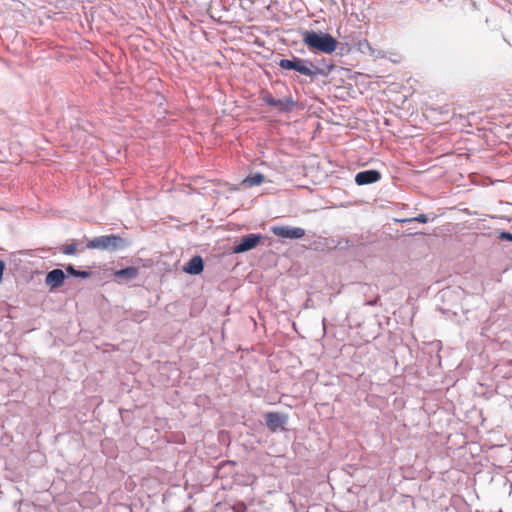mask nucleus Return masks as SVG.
Masks as SVG:
<instances>
[{"instance_id":"nucleus-5","label":"nucleus","mask_w":512,"mask_h":512,"mask_svg":"<svg viewBox=\"0 0 512 512\" xmlns=\"http://www.w3.org/2000/svg\"><path fill=\"white\" fill-rule=\"evenodd\" d=\"M263 236L260 233H251L243 236L232 248L235 254L244 253L254 249L262 240Z\"/></svg>"},{"instance_id":"nucleus-9","label":"nucleus","mask_w":512,"mask_h":512,"mask_svg":"<svg viewBox=\"0 0 512 512\" xmlns=\"http://www.w3.org/2000/svg\"><path fill=\"white\" fill-rule=\"evenodd\" d=\"M204 269V261L201 256H193L184 266L183 271L190 275H198Z\"/></svg>"},{"instance_id":"nucleus-25","label":"nucleus","mask_w":512,"mask_h":512,"mask_svg":"<svg viewBox=\"0 0 512 512\" xmlns=\"http://www.w3.org/2000/svg\"><path fill=\"white\" fill-rule=\"evenodd\" d=\"M344 242H345V247H346V246H348V244H349V240H348V239H345V240H344Z\"/></svg>"},{"instance_id":"nucleus-8","label":"nucleus","mask_w":512,"mask_h":512,"mask_svg":"<svg viewBox=\"0 0 512 512\" xmlns=\"http://www.w3.org/2000/svg\"><path fill=\"white\" fill-rule=\"evenodd\" d=\"M381 173L376 169L360 171L355 175V183L359 186L369 185L378 182Z\"/></svg>"},{"instance_id":"nucleus-26","label":"nucleus","mask_w":512,"mask_h":512,"mask_svg":"<svg viewBox=\"0 0 512 512\" xmlns=\"http://www.w3.org/2000/svg\"><path fill=\"white\" fill-rule=\"evenodd\" d=\"M343 51H344V48H343V47H341V48H340V54H343Z\"/></svg>"},{"instance_id":"nucleus-6","label":"nucleus","mask_w":512,"mask_h":512,"mask_svg":"<svg viewBox=\"0 0 512 512\" xmlns=\"http://www.w3.org/2000/svg\"><path fill=\"white\" fill-rule=\"evenodd\" d=\"M271 232L282 239L296 240L305 236V230L301 227L275 225L271 227Z\"/></svg>"},{"instance_id":"nucleus-18","label":"nucleus","mask_w":512,"mask_h":512,"mask_svg":"<svg viewBox=\"0 0 512 512\" xmlns=\"http://www.w3.org/2000/svg\"><path fill=\"white\" fill-rule=\"evenodd\" d=\"M274 108H276L280 113H288L289 112V108L284 106L283 99H276Z\"/></svg>"},{"instance_id":"nucleus-1","label":"nucleus","mask_w":512,"mask_h":512,"mask_svg":"<svg viewBox=\"0 0 512 512\" xmlns=\"http://www.w3.org/2000/svg\"><path fill=\"white\" fill-rule=\"evenodd\" d=\"M279 67L283 71H295L299 75L306 76L313 82L318 76L327 77L329 67L321 68L311 60L292 55L290 58L280 59Z\"/></svg>"},{"instance_id":"nucleus-17","label":"nucleus","mask_w":512,"mask_h":512,"mask_svg":"<svg viewBox=\"0 0 512 512\" xmlns=\"http://www.w3.org/2000/svg\"><path fill=\"white\" fill-rule=\"evenodd\" d=\"M283 101L284 106L289 108V112L297 106V102L291 96L284 98Z\"/></svg>"},{"instance_id":"nucleus-16","label":"nucleus","mask_w":512,"mask_h":512,"mask_svg":"<svg viewBox=\"0 0 512 512\" xmlns=\"http://www.w3.org/2000/svg\"><path fill=\"white\" fill-rule=\"evenodd\" d=\"M76 250H77L76 243L66 244L61 247V251L65 255H74Z\"/></svg>"},{"instance_id":"nucleus-15","label":"nucleus","mask_w":512,"mask_h":512,"mask_svg":"<svg viewBox=\"0 0 512 512\" xmlns=\"http://www.w3.org/2000/svg\"><path fill=\"white\" fill-rule=\"evenodd\" d=\"M323 245L327 247L328 249H338L343 248L344 246H341V241H336L333 238H324Z\"/></svg>"},{"instance_id":"nucleus-10","label":"nucleus","mask_w":512,"mask_h":512,"mask_svg":"<svg viewBox=\"0 0 512 512\" xmlns=\"http://www.w3.org/2000/svg\"><path fill=\"white\" fill-rule=\"evenodd\" d=\"M139 274V269L133 266L125 267L114 272L117 278H124L128 281L135 279Z\"/></svg>"},{"instance_id":"nucleus-13","label":"nucleus","mask_w":512,"mask_h":512,"mask_svg":"<svg viewBox=\"0 0 512 512\" xmlns=\"http://www.w3.org/2000/svg\"><path fill=\"white\" fill-rule=\"evenodd\" d=\"M357 49L362 54H372L373 53V49H372L370 43L368 42V40H366V39H362V40L358 41Z\"/></svg>"},{"instance_id":"nucleus-21","label":"nucleus","mask_w":512,"mask_h":512,"mask_svg":"<svg viewBox=\"0 0 512 512\" xmlns=\"http://www.w3.org/2000/svg\"><path fill=\"white\" fill-rule=\"evenodd\" d=\"M316 66H320L321 68H325V67H329V74L331 73V71L335 68L334 64H332L331 62H327L326 60H322L319 64H317Z\"/></svg>"},{"instance_id":"nucleus-14","label":"nucleus","mask_w":512,"mask_h":512,"mask_svg":"<svg viewBox=\"0 0 512 512\" xmlns=\"http://www.w3.org/2000/svg\"><path fill=\"white\" fill-rule=\"evenodd\" d=\"M413 221H417L419 223L425 224V223H427L429 221V218L425 214H419L416 217H411V218H405V219L398 220V222H400V223H410V222H413Z\"/></svg>"},{"instance_id":"nucleus-11","label":"nucleus","mask_w":512,"mask_h":512,"mask_svg":"<svg viewBox=\"0 0 512 512\" xmlns=\"http://www.w3.org/2000/svg\"><path fill=\"white\" fill-rule=\"evenodd\" d=\"M264 181V175L260 172H256L254 174L248 175L245 179H243L242 184L247 187H253L262 184Z\"/></svg>"},{"instance_id":"nucleus-12","label":"nucleus","mask_w":512,"mask_h":512,"mask_svg":"<svg viewBox=\"0 0 512 512\" xmlns=\"http://www.w3.org/2000/svg\"><path fill=\"white\" fill-rule=\"evenodd\" d=\"M65 271L67 276L77 277L82 279H87L91 276V272L87 270H78L72 264H67L65 266Z\"/></svg>"},{"instance_id":"nucleus-22","label":"nucleus","mask_w":512,"mask_h":512,"mask_svg":"<svg viewBox=\"0 0 512 512\" xmlns=\"http://www.w3.org/2000/svg\"><path fill=\"white\" fill-rule=\"evenodd\" d=\"M377 301H378V297H375L373 299H370V300H366L364 302V305L365 306H375L377 304Z\"/></svg>"},{"instance_id":"nucleus-20","label":"nucleus","mask_w":512,"mask_h":512,"mask_svg":"<svg viewBox=\"0 0 512 512\" xmlns=\"http://www.w3.org/2000/svg\"><path fill=\"white\" fill-rule=\"evenodd\" d=\"M499 238L501 240L512 242V233L508 231H503L499 234Z\"/></svg>"},{"instance_id":"nucleus-19","label":"nucleus","mask_w":512,"mask_h":512,"mask_svg":"<svg viewBox=\"0 0 512 512\" xmlns=\"http://www.w3.org/2000/svg\"><path fill=\"white\" fill-rule=\"evenodd\" d=\"M262 99L268 106H275L276 98H274L271 94H265Z\"/></svg>"},{"instance_id":"nucleus-3","label":"nucleus","mask_w":512,"mask_h":512,"mask_svg":"<svg viewBox=\"0 0 512 512\" xmlns=\"http://www.w3.org/2000/svg\"><path fill=\"white\" fill-rule=\"evenodd\" d=\"M130 245L131 242L127 238L115 234H109L101 235L89 240L86 244V248L117 252L127 249Z\"/></svg>"},{"instance_id":"nucleus-2","label":"nucleus","mask_w":512,"mask_h":512,"mask_svg":"<svg viewBox=\"0 0 512 512\" xmlns=\"http://www.w3.org/2000/svg\"><path fill=\"white\" fill-rule=\"evenodd\" d=\"M302 41L312 52H321L331 54L338 47V41L329 33L315 30H305L302 32Z\"/></svg>"},{"instance_id":"nucleus-23","label":"nucleus","mask_w":512,"mask_h":512,"mask_svg":"<svg viewBox=\"0 0 512 512\" xmlns=\"http://www.w3.org/2000/svg\"><path fill=\"white\" fill-rule=\"evenodd\" d=\"M4 270H5V262L3 260H0V281L3 278Z\"/></svg>"},{"instance_id":"nucleus-4","label":"nucleus","mask_w":512,"mask_h":512,"mask_svg":"<svg viewBox=\"0 0 512 512\" xmlns=\"http://www.w3.org/2000/svg\"><path fill=\"white\" fill-rule=\"evenodd\" d=\"M288 420L289 417L285 413L267 412L265 414L266 426L272 433L284 431Z\"/></svg>"},{"instance_id":"nucleus-24","label":"nucleus","mask_w":512,"mask_h":512,"mask_svg":"<svg viewBox=\"0 0 512 512\" xmlns=\"http://www.w3.org/2000/svg\"><path fill=\"white\" fill-rule=\"evenodd\" d=\"M231 191H236L238 190V188L236 186H233L232 188H230Z\"/></svg>"},{"instance_id":"nucleus-7","label":"nucleus","mask_w":512,"mask_h":512,"mask_svg":"<svg viewBox=\"0 0 512 512\" xmlns=\"http://www.w3.org/2000/svg\"><path fill=\"white\" fill-rule=\"evenodd\" d=\"M66 277V271L55 268L47 272L45 284L49 287L50 291H53L64 285Z\"/></svg>"}]
</instances>
